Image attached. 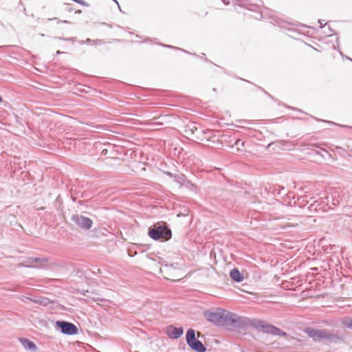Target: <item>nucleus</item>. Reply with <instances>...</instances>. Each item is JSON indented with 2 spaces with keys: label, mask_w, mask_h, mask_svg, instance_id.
Returning a JSON list of instances; mask_svg holds the SVG:
<instances>
[{
  "label": "nucleus",
  "mask_w": 352,
  "mask_h": 352,
  "mask_svg": "<svg viewBox=\"0 0 352 352\" xmlns=\"http://www.w3.org/2000/svg\"><path fill=\"white\" fill-rule=\"evenodd\" d=\"M204 318L215 325L226 328H237L243 327L245 319L227 310L219 309L216 311H206Z\"/></svg>",
  "instance_id": "1"
},
{
  "label": "nucleus",
  "mask_w": 352,
  "mask_h": 352,
  "mask_svg": "<svg viewBox=\"0 0 352 352\" xmlns=\"http://www.w3.org/2000/svg\"><path fill=\"white\" fill-rule=\"evenodd\" d=\"M305 332L314 341L316 342L327 340L330 342L336 343L342 340V336L334 333L327 329H317L307 327L305 329Z\"/></svg>",
  "instance_id": "2"
},
{
  "label": "nucleus",
  "mask_w": 352,
  "mask_h": 352,
  "mask_svg": "<svg viewBox=\"0 0 352 352\" xmlns=\"http://www.w3.org/2000/svg\"><path fill=\"white\" fill-rule=\"evenodd\" d=\"M244 319L245 321L244 323H243V326H252L259 331H262L264 333L272 335L279 336H285L286 335V333L280 330L279 328L270 324L263 320L257 319L250 320L246 318H244Z\"/></svg>",
  "instance_id": "3"
},
{
  "label": "nucleus",
  "mask_w": 352,
  "mask_h": 352,
  "mask_svg": "<svg viewBox=\"0 0 352 352\" xmlns=\"http://www.w3.org/2000/svg\"><path fill=\"white\" fill-rule=\"evenodd\" d=\"M148 234L155 241H168L171 238L172 232L166 223L160 221L149 228Z\"/></svg>",
  "instance_id": "4"
},
{
  "label": "nucleus",
  "mask_w": 352,
  "mask_h": 352,
  "mask_svg": "<svg viewBox=\"0 0 352 352\" xmlns=\"http://www.w3.org/2000/svg\"><path fill=\"white\" fill-rule=\"evenodd\" d=\"M186 340L187 344L191 349L197 352H205L206 348L204 344L195 337V331L192 329H189L186 335Z\"/></svg>",
  "instance_id": "5"
},
{
  "label": "nucleus",
  "mask_w": 352,
  "mask_h": 352,
  "mask_svg": "<svg viewBox=\"0 0 352 352\" xmlns=\"http://www.w3.org/2000/svg\"><path fill=\"white\" fill-rule=\"evenodd\" d=\"M56 327L60 329L63 333L66 335H76L78 331V327L74 324L64 320L56 321Z\"/></svg>",
  "instance_id": "6"
},
{
  "label": "nucleus",
  "mask_w": 352,
  "mask_h": 352,
  "mask_svg": "<svg viewBox=\"0 0 352 352\" xmlns=\"http://www.w3.org/2000/svg\"><path fill=\"white\" fill-rule=\"evenodd\" d=\"M72 220L78 227L83 230H89L92 227L93 225V221L90 218L82 215L73 214L72 217Z\"/></svg>",
  "instance_id": "7"
},
{
  "label": "nucleus",
  "mask_w": 352,
  "mask_h": 352,
  "mask_svg": "<svg viewBox=\"0 0 352 352\" xmlns=\"http://www.w3.org/2000/svg\"><path fill=\"white\" fill-rule=\"evenodd\" d=\"M184 333L182 327H176L173 325H169L166 329V333L171 339L179 338Z\"/></svg>",
  "instance_id": "8"
},
{
  "label": "nucleus",
  "mask_w": 352,
  "mask_h": 352,
  "mask_svg": "<svg viewBox=\"0 0 352 352\" xmlns=\"http://www.w3.org/2000/svg\"><path fill=\"white\" fill-rule=\"evenodd\" d=\"M230 276L232 280L237 283L241 282L243 279V275L236 268H234L230 271Z\"/></svg>",
  "instance_id": "9"
},
{
  "label": "nucleus",
  "mask_w": 352,
  "mask_h": 352,
  "mask_svg": "<svg viewBox=\"0 0 352 352\" xmlns=\"http://www.w3.org/2000/svg\"><path fill=\"white\" fill-rule=\"evenodd\" d=\"M20 341L25 349L32 351L36 349V344L31 340L27 338H21Z\"/></svg>",
  "instance_id": "10"
},
{
  "label": "nucleus",
  "mask_w": 352,
  "mask_h": 352,
  "mask_svg": "<svg viewBox=\"0 0 352 352\" xmlns=\"http://www.w3.org/2000/svg\"><path fill=\"white\" fill-rule=\"evenodd\" d=\"M42 261H45V259L41 258H28L25 263L23 264V265L28 267H37V265L35 264L36 263H40Z\"/></svg>",
  "instance_id": "11"
},
{
  "label": "nucleus",
  "mask_w": 352,
  "mask_h": 352,
  "mask_svg": "<svg viewBox=\"0 0 352 352\" xmlns=\"http://www.w3.org/2000/svg\"><path fill=\"white\" fill-rule=\"evenodd\" d=\"M341 322L342 324L348 329H352V318L344 317Z\"/></svg>",
  "instance_id": "12"
},
{
  "label": "nucleus",
  "mask_w": 352,
  "mask_h": 352,
  "mask_svg": "<svg viewBox=\"0 0 352 352\" xmlns=\"http://www.w3.org/2000/svg\"><path fill=\"white\" fill-rule=\"evenodd\" d=\"M197 131V128L195 124H190L187 126V129L186 130V132L187 134H191L193 135L195 131Z\"/></svg>",
  "instance_id": "13"
},
{
  "label": "nucleus",
  "mask_w": 352,
  "mask_h": 352,
  "mask_svg": "<svg viewBox=\"0 0 352 352\" xmlns=\"http://www.w3.org/2000/svg\"><path fill=\"white\" fill-rule=\"evenodd\" d=\"M80 43L81 44L85 43H87V44H91V43H94V44H98V43H102V41H101L100 40H98V39H97V40H91V39H90V38H87V39L86 40V41H85V42H83V41H80Z\"/></svg>",
  "instance_id": "14"
},
{
  "label": "nucleus",
  "mask_w": 352,
  "mask_h": 352,
  "mask_svg": "<svg viewBox=\"0 0 352 352\" xmlns=\"http://www.w3.org/2000/svg\"><path fill=\"white\" fill-rule=\"evenodd\" d=\"M162 45H163L164 47H168V48H174L175 50H179V48L177 47H173L172 45H164V44H162ZM180 50H182V49H180ZM182 51L186 52V53H188V52L186 51V50H182Z\"/></svg>",
  "instance_id": "15"
},
{
  "label": "nucleus",
  "mask_w": 352,
  "mask_h": 352,
  "mask_svg": "<svg viewBox=\"0 0 352 352\" xmlns=\"http://www.w3.org/2000/svg\"><path fill=\"white\" fill-rule=\"evenodd\" d=\"M293 225L290 224L289 223H288L287 224H284L283 226H282V228L285 229L288 227H292Z\"/></svg>",
  "instance_id": "16"
},
{
  "label": "nucleus",
  "mask_w": 352,
  "mask_h": 352,
  "mask_svg": "<svg viewBox=\"0 0 352 352\" xmlns=\"http://www.w3.org/2000/svg\"><path fill=\"white\" fill-rule=\"evenodd\" d=\"M65 40L74 41H76V37H71L69 38H66Z\"/></svg>",
  "instance_id": "17"
},
{
  "label": "nucleus",
  "mask_w": 352,
  "mask_h": 352,
  "mask_svg": "<svg viewBox=\"0 0 352 352\" xmlns=\"http://www.w3.org/2000/svg\"><path fill=\"white\" fill-rule=\"evenodd\" d=\"M318 23H320V28H323V25H322V24H323V22H322V21H321V20H319V21H318Z\"/></svg>",
  "instance_id": "18"
},
{
  "label": "nucleus",
  "mask_w": 352,
  "mask_h": 352,
  "mask_svg": "<svg viewBox=\"0 0 352 352\" xmlns=\"http://www.w3.org/2000/svg\"><path fill=\"white\" fill-rule=\"evenodd\" d=\"M75 12L77 13V14H80V13H81V10H78Z\"/></svg>",
  "instance_id": "19"
},
{
  "label": "nucleus",
  "mask_w": 352,
  "mask_h": 352,
  "mask_svg": "<svg viewBox=\"0 0 352 352\" xmlns=\"http://www.w3.org/2000/svg\"><path fill=\"white\" fill-rule=\"evenodd\" d=\"M61 53H63V52H60V50H58V51L56 52V54H61Z\"/></svg>",
  "instance_id": "20"
},
{
  "label": "nucleus",
  "mask_w": 352,
  "mask_h": 352,
  "mask_svg": "<svg viewBox=\"0 0 352 352\" xmlns=\"http://www.w3.org/2000/svg\"><path fill=\"white\" fill-rule=\"evenodd\" d=\"M27 299L31 300V301H33V300H32L30 298H26ZM34 302H36V300H34Z\"/></svg>",
  "instance_id": "21"
},
{
  "label": "nucleus",
  "mask_w": 352,
  "mask_h": 352,
  "mask_svg": "<svg viewBox=\"0 0 352 352\" xmlns=\"http://www.w3.org/2000/svg\"><path fill=\"white\" fill-rule=\"evenodd\" d=\"M63 22L65 23H69L67 21H63Z\"/></svg>",
  "instance_id": "22"
},
{
  "label": "nucleus",
  "mask_w": 352,
  "mask_h": 352,
  "mask_svg": "<svg viewBox=\"0 0 352 352\" xmlns=\"http://www.w3.org/2000/svg\"><path fill=\"white\" fill-rule=\"evenodd\" d=\"M2 101V98L1 96H0V102Z\"/></svg>",
  "instance_id": "23"
},
{
  "label": "nucleus",
  "mask_w": 352,
  "mask_h": 352,
  "mask_svg": "<svg viewBox=\"0 0 352 352\" xmlns=\"http://www.w3.org/2000/svg\"><path fill=\"white\" fill-rule=\"evenodd\" d=\"M352 60V59H351Z\"/></svg>",
  "instance_id": "24"
}]
</instances>
